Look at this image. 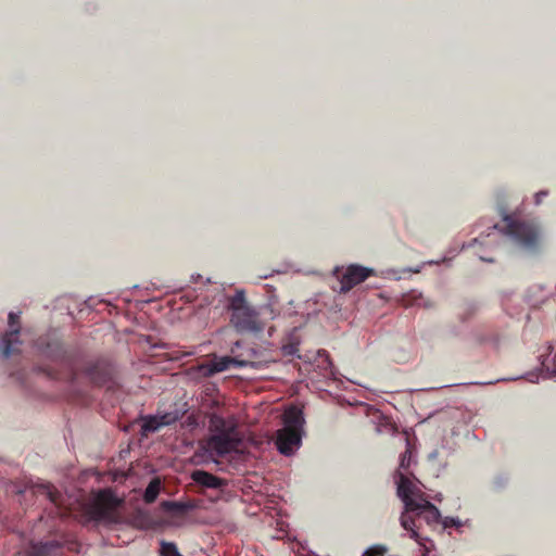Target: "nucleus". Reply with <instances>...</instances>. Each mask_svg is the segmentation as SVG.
<instances>
[{
	"label": "nucleus",
	"mask_w": 556,
	"mask_h": 556,
	"mask_svg": "<svg viewBox=\"0 0 556 556\" xmlns=\"http://www.w3.org/2000/svg\"><path fill=\"white\" fill-rule=\"evenodd\" d=\"M208 430L212 435L206 440V450L217 456H225L238 450L242 442L233 419H226L217 414L208 418Z\"/></svg>",
	"instance_id": "obj_1"
},
{
	"label": "nucleus",
	"mask_w": 556,
	"mask_h": 556,
	"mask_svg": "<svg viewBox=\"0 0 556 556\" xmlns=\"http://www.w3.org/2000/svg\"><path fill=\"white\" fill-rule=\"evenodd\" d=\"M231 311L230 323L240 333H258L265 328L264 316L268 314L267 308L256 309L251 306L243 291H237L229 300Z\"/></svg>",
	"instance_id": "obj_2"
},
{
	"label": "nucleus",
	"mask_w": 556,
	"mask_h": 556,
	"mask_svg": "<svg viewBox=\"0 0 556 556\" xmlns=\"http://www.w3.org/2000/svg\"><path fill=\"white\" fill-rule=\"evenodd\" d=\"M119 500L110 491L99 492L92 503L86 507V514L90 520L104 523L118 521Z\"/></svg>",
	"instance_id": "obj_3"
},
{
	"label": "nucleus",
	"mask_w": 556,
	"mask_h": 556,
	"mask_svg": "<svg viewBox=\"0 0 556 556\" xmlns=\"http://www.w3.org/2000/svg\"><path fill=\"white\" fill-rule=\"evenodd\" d=\"M506 232L511 236L522 248L534 250L539 245L540 230L530 222L515 220L506 216Z\"/></svg>",
	"instance_id": "obj_4"
},
{
	"label": "nucleus",
	"mask_w": 556,
	"mask_h": 556,
	"mask_svg": "<svg viewBox=\"0 0 556 556\" xmlns=\"http://www.w3.org/2000/svg\"><path fill=\"white\" fill-rule=\"evenodd\" d=\"M83 375L94 386H105L113 380L114 368L106 359L89 362L84 366Z\"/></svg>",
	"instance_id": "obj_5"
},
{
	"label": "nucleus",
	"mask_w": 556,
	"mask_h": 556,
	"mask_svg": "<svg viewBox=\"0 0 556 556\" xmlns=\"http://www.w3.org/2000/svg\"><path fill=\"white\" fill-rule=\"evenodd\" d=\"M303 431L283 427L276 432L275 444L277 450L286 456L292 455L301 446Z\"/></svg>",
	"instance_id": "obj_6"
},
{
	"label": "nucleus",
	"mask_w": 556,
	"mask_h": 556,
	"mask_svg": "<svg viewBox=\"0 0 556 556\" xmlns=\"http://www.w3.org/2000/svg\"><path fill=\"white\" fill-rule=\"evenodd\" d=\"M9 327L10 330L2 337V354L4 357H9L20 352V345L22 344L18 339L20 334V316L11 312L9 314Z\"/></svg>",
	"instance_id": "obj_7"
},
{
	"label": "nucleus",
	"mask_w": 556,
	"mask_h": 556,
	"mask_svg": "<svg viewBox=\"0 0 556 556\" xmlns=\"http://www.w3.org/2000/svg\"><path fill=\"white\" fill-rule=\"evenodd\" d=\"M397 495L404 502L406 511H415L417 503L420 501V495H424L413 482L404 475L400 473L397 482Z\"/></svg>",
	"instance_id": "obj_8"
},
{
	"label": "nucleus",
	"mask_w": 556,
	"mask_h": 556,
	"mask_svg": "<svg viewBox=\"0 0 556 556\" xmlns=\"http://www.w3.org/2000/svg\"><path fill=\"white\" fill-rule=\"evenodd\" d=\"M371 274V269L359 265H350L341 278V291H350L358 283L365 281Z\"/></svg>",
	"instance_id": "obj_9"
},
{
	"label": "nucleus",
	"mask_w": 556,
	"mask_h": 556,
	"mask_svg": "<svg viewBox=\"0 0 556 556\" xmlns=\"http://www.w3.org/2000/svg\"><path fill=\"white\" fill-rule=\"evenodd\" d=\"M191 479L198 484L206 489H223L227 485V481L208 471L197 469L192 471Z\"/></svg>",
	"instance_id": "obj_10"
},
{
	"label": "nucleus",
	"mask_w": 556,
	"mask_h": 556,
	"mask_svg": "<svg viewBox=\"0 0 556 556\" xmlns=\"http://www.w3.org/2000/svg\"><path fill=\"white\" fill-rule=\"evenodd\" d=\"M416 510L414 511L417 518H424L427 523H437L441 517L439 509L431 504L424 495H420V501L417 503Z\"/></svg>",
	"instance_id": "obj_11"
},
{
	"label": "nucleus",
	"mask_w": 556,
	"mask_h": 556,
	"mask_svg": "<svg viewBox=\"0 0 556 556\" xmlns=\"http://www.w3.org/2000/svg\"><path fill=\"white\" fill-rule=\"evenodd\" d=\"M238 356H240L241 362H251L243 365V367L261 369L269 363V359L264 356V353L255 348H248L244 353L238 354Z\"/></svg>",
	"instance_id": "obj_12"
},
{
	"label": "nucleus",
	"mask_w": 556,
	"mask_h": 556,
	"mask_svg": "<svg viewBox=\"0 0 556 556\" xmlns=\"http://www.w3.org/2000/svg\"><path fill=\"white\" fill-rule=\"evenodd\" d=\"M305 424L304 415L301 408L290 406L283 414V427H290L292 430L303 431Z\"/></svg>",
	"instance_id": "obj_13"
},
{
	"label": "nucleus",
	"mask_w": 556,
	"mask_h": 556,
	"mask_svg": "<svg viewBox=\"0 0 556 556\" xmlns=\"http://www.w3.org/2000/svg\"><path fill=\"white\" fill-rule=\"evenodd\" d=\"M248 363H251V362L248 361ZM245 364H247V362H241L240 356H238V355L219 357L218 359H216L214 362L216 374L227 370L231 365L242 368L243 365H245Z\"/></svg>",
	"instance_id": "obj_14"
},
{
	"label": "nucleus",
	"mask_w": 556,
	"mask_h": 556,
	"mask_svg": "<svg viewBox=\"0 0 556 556\" xmlns=\"http://www.w3.org/2000/svg\"><path fill=\"white\" fill-rule=\"evenodd\" d=\"M55 547H59V544L54 541L33 544L29 549V556H48Z\"/></svg>",
	"instance_id": "obj_15"
},
{
	"label": "nucleus",
	"mask_w": 556,
	"mask_h": 556,
	"mask_svg": "<svg viewBox=\"0 0 556 556\" xmlns=\"http://www.w3.org/2000/svg\"><path fill=\"white\" fill-rule=\"evenodd\" d=\"M160 490H161V481L159 478H154L152 479L148 486L146 488V491H144V494H143V500L146 503L148 504H151L153 503L159 493H160Z\"/></svg>",
	"instance_id": "obj_16"
},
{
	"label": "nucleus",
	"mask_w": 556,
	"mask_h": 556,
	"mask_svg": "<svg viewBox=\"0 0 556 556\" xmlns=\"http://www.w3.org/2000/svg\"><path fill=\"white\" fill-rule=\"evenodd\" d=\"M162 507L165 511L173 513V514H179V515L185 514L189 509L192 508V506L187 503L174 502V501H164L162 503Z\"/></svg>",
	"instance_id": "obj_17"
},
{
	"label": "nucleus",
	"mask_w": 556,
	"mask_h": 556,
	"mask_svg": "<svg viewBox=\"0 0 556 556\" xmlns=\"http://www.w3.org/2000/svg\"><path fill=\"white\" fill-rule=\"evenodd\" d=\"M416 514L415 513H407L406 510L402 514L401 516V526L407 530V531H410L412 534L410 536L416 539L417 538V532L416 530L414 529L416 523Z\"/></svg>",
	"instance_id": "obj_18"
},
{
	"label": "nucleus",
	"mask_w": 556,
	"mask_h": 556,
	"mask_svg": "<svg viewBox=\"0 0 556 556\" xmlns=\"http://www.w3.org/2000/svg\"><path fill=\"white\" fill-rule=\"evenodd\" d=\"M159 418V421L161 422L162 427L170 426L175 424L178 419H180L181 414L176 409L173 412H167L162 415H156Z\"/></svg>",
	"instance_id": "obj_19"
},
{
	"label": "nucleus",
	"mask_w": 556,
	"mask_h": 556,
	"mask_svg": "<svg viewBox=\"0 0 556 556\" xmlns=\"http://www.w3.org/2000/svg\"><path fill=\"white\" fill-rule=\"evenodd\" d=\"M162 428L161 422L159 421L157 416H148L144 419V422L142 425V431L148 432H155Z\"/></svg>",
	"instance_id": "obj_20"
},
{
	"label": "nucleus",
	"mask_w": 556,
	"mask_h": 556,
	"mask_svg": "<svg viewBox=\"0 0 556 556\" xmlns=\"http://www.w3.org/2000/svg\"><path fill=\"white\" fill-rule=\"evenodd\" d=\"M192 370L197 371V374L203 378H208L216 374L214 363L200 364L195 367H192Z\"/></svg>",
	"instance_id": "obj_21"
},
{
	"label": "nucleus",
	"mask_w": 556,
	"mask_h": 556,
	"mask_svg": "<svg viewBox=\"0 0 556 556\" xmlns=\"http://www.w3.org/2000/svg\"><path fill=\"white\" fill-rule=\"evenodd\" d=\"M160 554L161 556H181L176 544L166 541L161 542Z\"/></svg>",
	"instance_id": "obj_22"
},
{
	"label": "nucleus",
	"mask_w": 556,
	"mask_h": 556,
	"mask_svg": "<svg viewBox=\"0 0 556 556\" xmlns=\"http://www.w3.org/2000/svg\"><path fill=\"white\" fill-rule=\"evenodd\" d=\"M38 492L47 495V497L54 504H56L60 498V493L51 484L40 485Z\"/></svg>",
	"instance_id": "obj_23"
},
{
	"label": "nucleus",
	"mask_w": 556,
	"mask_h": 556,
	"mask_svg": "<svg viewBox=\"0 0 556 556\" xmlns=\"http://www.w3.org/2000/svg\"><path fill=\"white\" fill-rule=\"evenodd\" d=\"M387 551L386 546L374 545L364 553V556H384Z\"/></svg>",
	"instance_id": "obj_24"
},
{
	"label": "nucleus",
	"mask_w": 556,
	"mask_h": 556,
	"mask_svg": "<svg viewBox=\"0 0 556 556\" xmlns=\"http://www.w3.org/2000/svg\"><path fill=\"white\" fill-rule=\"evenodd\" d=\"M282 353L285 356H294L299 353V344L291 342L282 346Z\"/></svg>",
	"instance_id": "obj_25"
},
{
	"label": "nucleus",
	"mask_w": 556,
	"mask_h": 556,
	"mask_svg": "<svg viewBox=\"0 0 556 556\" xmlns=\"http://www.w3.org/2000/svg\"><path fill=\"white\" fill-rule=\"evenodd\" d=\"M542 366L546 369V372L548 374V377L556 372V362H555V357L551 361V364H549V359H548V356L545 357L543 361H542Z\"/></svg>",
	"instance_id": "obj_26"
},
{
	"label": "nucleus",
	"mask_w": 556,
	"mask_h": 556,
	"mask_svg": "<svg viewBox=\"0 0 556 556\" xmlns=\"http://www.w3.org/2000/svg\"><path fill=\"white\" fill-rule=\"evenodd\" d=\"M410 457H412V453H410V451H409V450H406V451L401 455L400 467H401V468H403V469H406V468L409 466Z\"/></svg>",
	"instance_id": "obj_27"
},
{
	"label": "nucleus",
	"mask_w": 556,
	"mask_h": 556,
	"mask_svg": "<svg viewBox=\"0 0 556 556\" xmlns=\"http://www.w3.org/2000/svg\"><path fill=\"white\" fill-rule=\"evenodd\" d=\"M318 355L320 357H325V362L327 363V365L330 367L331 366V361H330V357L328 355V353L325 351V350H320L318 351Z\"/></svg>",
	"instance_id": "obj_28"
},
{
	"label": "nucleus",
	"mask_w": 556,
	"mask_h": 556,
	"mask_svg": "<svg viewBox=\"0 0 556 556\" xmlns=\"http://www.w3.org/2000/svg\"><path fill=\"white\" fill-rule=\"evenodd\" d=\"M547 195L546 191H540L535 194V204H540L542 202V199Z\"/></svg>",
	"instance_id": "obj_29"
},
{
	"label": "nucleus",
	"mask_w": 556,
	"mask_h": 556,
	"mask_svg": "<svg viewBox=\"0 0 556 556\" xmlns=\"http://www.w3.org/2000/svg\"><path fill=\"white\" fill-rule=\"evenodd\" d=\"M239 345H240V342H239V341H237V342L235 343V346L231 349V353H232V354H235V352H236L235 348H238Z\"/></svg>",
	"instance_id": "obj_30"
}]
</instances>
